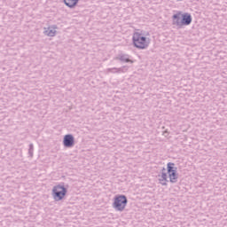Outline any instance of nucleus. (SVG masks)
<instances>
[{"label":"nucleus","mask_w":227,"mask_h":227,"mask_svg":"<svg viewBox=\"0 0 227 227\" xmlns=\"http://www.w3.org/2000/svg\"><path fill=\"white\" fill-rule=\"evenodd\" d=\"M172 20L173 26H176L179 29L182 28V12L174 14L172 16Z\"/></svg>","instance_id":"6"},{"label":"nucleus","mask_w":227,"mask_h":227,"mask_svg":"<svg viewBox=\"0 0 227 227\" xmlns=\"http://www.w3.org/2000/svg\"><path fill=\"white\" fill-rule=\"evenodd\" d=\"M63 3L67 8L74 9L79 4V0H63Z\"/></svg>","instance_id":"8"},{"label":"nucleus","mask_w":227,"mask_h":227,"mask_svg":"<svg viewBox=\"0 0 227 227\" xmlns=\"http://www.w3.org/2000/svg\"><path fill=\"white\" fill-rule=\"evenodd\" d=\"M44 35H46L47 36H55L56 30L48 29V30L44 31Z\"/></svg>","instance_id":"11"},{"label":"nucleus","mask_w":227,"mask_h":227,"mask_svg":"<svg viewBox=\"0 0 227 227\" xmlns=\"http://www.w3.org/2000/svg\"><path fill=\"white\" fill-rule=\"evenodd\" d=\"M35 151V146L33 145V144L29 145V148H28V155L29 157H31V159H33V152Z\"/></svg>","instance_id":"12"},{"label":"nucleus","mask_w":227,"mask_h":227,"mask_svg":"<svg viewBox=\"0 0 227 227\" xmlns=\"http://www.w3.org/2000/svg\"><path fill=\"white\" fill-rule=\"evenodd\" d=\"M176 169L177 168L175 167V163L168 162L167 164V173L171 184H176L178 182V173H176Z\"/></svg>","instance_id":"4"},{"label":"nucleus","mask_w":227,"mask_h":227,"mask_svg":"<svg viewBox=\"0 0 227 227\" xmlns=\"http://www.w3.org/2000/svg\"><path fill=\"white\" fill-rule=\"evenodd\" d=\"M161 173H166V168L163 167V168H161Z\"/></svg>","instance_id":"16"},{"label":"nucleus","mask_w":227,"mask_h":227,"mask_svg":"<svg viewBox=\"0 0 227 227\" xmlns=\"http://www.w3.org/2000/svg\"><path fill=\"white\" fill-rule=\"evenodd\" d=\"M159 182H160V184H161V185H168V182H169L168 179H164V178H162V177H160V179H159Z\"/></svg>","instance_id":"14"},{"label":"nucleus","mask_w":227,"mask_h":227,"mask_svg":"<svg viewBox=\"0 0 227 227\" xmlns=\"http://www.w3.org/2000/svg\"><path fill=\"white\" fill-rule=\"evenodd\" d=\"M129 200L125 195H116L114 199L113 207L117 210V212H123L125 207H127Z\"/></svg>","instance_id":"3"},{"label":"nucleus","mask_w":227,"mask_h":227,"mask_svg":"<svg viewBox=\"0 0 227 227\" xmlns=\"http://www.w3.org/2000/svg\"><path fill=\"white\" fill-rule=\"evenodd\" d=\"M116 59H120L122 63H134V60L130 59L128 54L119 55V57H116Z\"/></svg>","instance_id":"9"},{"label":"nucleus","mask_w":227,"mask_h":227,"mask_svg":"<svg viewBox=\"0 0 227 227\" xmlns=\"http://www.w3.org/2000/svg\"><path fill=\"white\" fill-rule=\"evenodd\" d=\"M158 176H160V178H164V180L168 179V173L161 172V175H159Z\"/></svg>","instance_id":"15"},{"label":"nucleus","mask_w":227,"mask_h":227,"mask_svg":"<svg viewBox=\"0 0 227 227\" xmlns=\"http://www.w3.org/2000/svg\"><path fill=\"white\" fill-rule=\"evenodd\" d=\"M133 45L137 49H147L148 45H150V38L139 32H135L133 34Z\"/></svg>","instance_id":"1"},{"label":"nucleus","mask_w":227,"mask_h":227,"mask_svg":"<svg viewBox=\"0 0 227 227\" xmlns=\"http://www.w3.org/2000/svg\"><path fill=\"white\" fill-rule=\"evenodd\" d=\"M181 24L183 26H190V24L192 22V16L189 12L181 14Z\"/></svg>","instance_id":"7"},{"label":"nucleus","mask_w":227,"mask_h":227,"mask_svg":"<svg viewBox=\"0 0 227 227\" xmlns=\"http://www.w3.org/2000/svg\"><path fill=\"white\" fill-rule=\"evenodd\" d=\"M63 145L65 148H73V146L75 145V138L74 137V135H66L63 138Z\"/></svg>","instance_id":"5"},{"label":"nucleus","mask_w":227,"mask_h":227,"mask_svg":"<svg viewBox=\"0 0 227 227\" xmlns=\"http://www.w3.org/2000/svg\"><path fill=\"white\" fill-rule=\"evenodd\" d=\"M163 136H168V130L163 131Z\"/></svg>","instance_id":"17"},{"label":"nucleus","mask_w":227,"mask_h":227,"mask_svg":"<svg viewBox=\"0 0 227 227\" xmlns=\"http://www.w3.org/2000/svg\"><path fill=\"white\" fill-rule=\"evenodd\" d=\"M106 74H120L118 67H112L106 69Z\"/></svg>","instance_id":"10"},{"label":"nucleus","mask_w":227,"mask_h":227,"mask_svg":"<svg viewBox=\"0 0 227 227\" xmlns=\"http://www.w3.org/2000/svg\"><path fill=\"white\" fill-rule=\"evenodd\" d=\"M119 74H125V72H128L129 66H123L121 67H119Z\"/></svg>","instance_id":"13"},{"label":"nucleus","mask_w":227,"mask_h":227,"mask_svg":"<svg viewBox=\"0 0 227 227\" xmlns=\"http://www.w3.org/2000/svg\"><path fill=\"white\" fill-rule=\"evenodd\" d=\"M67 192H68V189L65 187V183H60L59 184L53 186L51 196L54 201H61L62 200H65Z\"/></svg>","instance_id":"2"}]
</instances>
